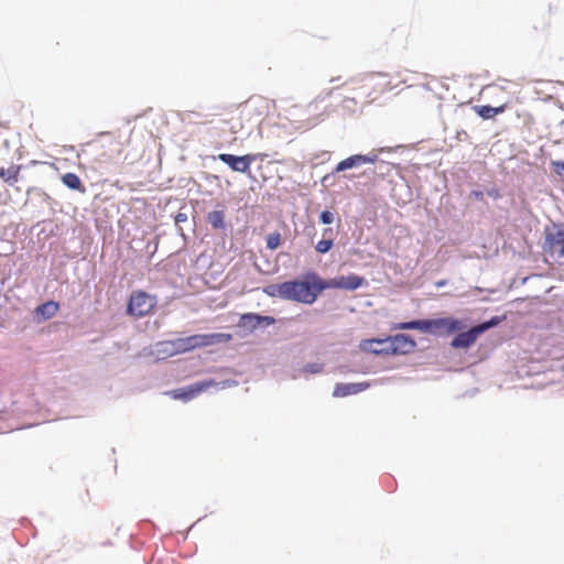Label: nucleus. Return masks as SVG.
<instances>
[{
	"instance_id": "obj_9",
	"label": "nucleus",
	"mask_w": 564,
	"mask_h": 564,
	"mask_svg": "<svg viewBox=\"0 0 564 564\" xmlns=\"http://www.w3.org/2000/svg\"><path fill=\"white\" fill-rule=\"evenodd\" d=\"M275 323V318L269 315H261L259 313H245L240 316L238 326L248 332L257 329H264Z\"/></svg>"
},
{
	"instance_id": "obj_29",
	"label": "nucleus",
	"mask_w": 564,
	"mask_h": 564,
	"mask_svg": "<svg viewBox=\"0 0 564 564\" xmlns=\"http://www.w3.org/2000/svg\"><path fill=\"white\" fill-rule=\"evenodd\" d=\"M361 161L364 164H373L378 161V155L373 152H370L368 154H361Z\"/></svg>"
},
{
	"instance_id": "obj_38",
	"label": "nucleus",
	"mask_w": 564,
	"mask_h": 564,
	"mask_svg": "<svg viewBox=\"0 0 564 564\" xmlns=\"http://www.w3.org/2000/svg\"><path fill=\"white\" fill-rule=\"evenodd\" d=\"M43 197H44L45 200H51L50 195H47L46 193H43Z\"/></svg>"
},
{
	"instance_id": "obj_5",
	"label": "nucleus",
	"mask_w": 564,
	"mask_h": 564,
	"mask_svg": "<svg viewBox=\"0 0 564 564\" xmlns=\"http://www.w3.org/2000/svg\"><path fill=\"white\" fill-rule=\"evenodd\" d=\"M464 322L455 317L429 318L427 334L447 336L464 329Z\"/></svg>"
},
{
	"instance_id": "obj_24",
	"label": "nucleus",
	"mask_w": 564,
	"mask_h": 564,
	"mask_svg": "<svg viewBox=\"0 0 564 564\" xmlns=\"http://www.w3.org/2000/svg\"><path fill=\"white\" fill-rule=\"evenodd\" d=\"M334 247V239L333 238H325V239H322L319 240L316 246H315V250L318 252V253H322V254H325L327 253L328 251H330V249Z\"/></svg>"
},
{
	"instance_id": "obj_25",
	"label": "nucleus",
	"mask_w": 564,
	"mask_h": 564,
	"mask_svg": "<svg viewBox=\"0 0 564 564\" xmlns=\"http://www.w3.org/2000/svg\"><path fill=\"white\" fill-rule=\"evenodd\" d=\"M281 245V235L279 232H273L268 235L267 237V248L270 250H275Z\"/></svg>"
},
{
	"instance_id": "obj_32",
	"label": "nucleus",
	"mask_w": 564,
	"mask_h": 564,
	"mask_svg": "<svg viewBox=\"0 0 564 564\" xmlns=\"http://www.w3.org/2000/svg\"><path fill=\"white\" fill-rule=\"evenodd\" d=\"M470 197H474L476 199H481L484 197V192L474 189L470 192Z\"/></svg>"
},
{
	"instance_id": "obj_19",
	"label": "nucleus",
	"mask_w": 564,
	"mask_h": 564,
	"mask_svg": "<svg viewBox=\"0 0 564 564\" xmlns=\"http://www.w3.org/2000/svg\"><path fill=\"white\" fill-rule=\"evenodd\" d=\"M429 318L412 319L409 322H402L397 325L395 328L408 330L415 329L427 334Z\"/></svg>"
},
{
	"instance_id": "obj_3",
	"label": "nucleus",
	"mask_w": 564,
	"mask_h": 564,
	"mask_svg": "<svg viewBox=\"0 0 564 564\" xmlns=\"http://www.w3.org/2000/svg\"><path fill=\"white\" fill-rule=\"evenodd\" d=\"M543 250L558 262H564V224L553 223L545 228V241Z\"/></svg>"
},
{
	"instance_id": "obj_27",
	"label": "nucleus",
	"mask_w": 564,
	"mask_h": 564,
	"mask_svg": "<svg viewBox=\"0 0 564 564\" xmlns=\"http://www.w3.org/2000/svg\"><path fill=\"white\" fill-rule=\"evenodd\" d=\"M551 166L553 172L564 181V161H552Z\"/></svg>"
},
{
	"instance_id": "obj_34",
	"label": "nucleus",
	"mask_w": 564,
	"mask_h": 564,
	"mask_svg": "<svg viewBox=\"0 0 564 564\" xmlns=\"http://www.w3.org/2000/svg\"><path fill=\"white\" fill-rule=\"evenodd\" d=\"M487 195L494 198L500 197V193L497 188H491L487 191Z\"/></svg>"
},
{
	"instance_id": "obj_39",
	"label": "nucleus",
	"mask_w": 564,
	"mask_h": 564,
	"mask_svg": "<svg viewBox=\"0 0 564 564\" xmlns=\"http://www.w3.org/2000/svg\"><path fill=\"white\" fill-rule=\"evenodd\" d=\"M345 178L351 180L352 176L350 175H344Z\"/></svg>"
},
{
	"instance_id": "obj_26",
	"label": "nucleus",
	"mask_w": 564,
	"mask_h": 564,
	"mask_svg": "<svg viewBox=\"0 0 564 564\" xmlns=\"http://www.w3.org/2000/svg\"><path fill=\"white\" fill-rule=\"evenodd\" d=\"M334 219H335L334 213L328 209L322 210L319 214V221L323 225H330L334 223Z\"/></svg>"
},
{
	"instance_id": "obj_10",
	"label": "nucleus",
	"mask_w": 564,
	"mask_h": 564,
	"mask_svg": "<svg viewBox=\"0 0 564 564\" xmlns=\"http://www.w3.org/2000/svg\"><path fill=\"white\" fill-rule=\"evenodd\" d=\"M326 281V290L328 289H341L347 291H355L367 284V281L364 276L351 273L349 275H340L333 279L325 280Z\"/></svg>"
},
{
	"instance_id": "obj_36",
	"label": "nucleus",
	"mask_w": 564,
	"mask_h": 564,
	"mask_svg": "<svg viewBox=\"0 0 564 564\" xmlns=\"http://www.w3.org/2000/svg\"><path fill=\"white\" fill-rule=\"evenodd\" d=\"M463 135L467 137V132H466V131H460V132H458V133H457V138H458L459 140H462V137H463Z\"/></svg>"
},
{
	"instance_id": "obj_18",
	"label": "nucleus",
	"mask_w": 564,
	"mask_h": 564,
	"mask_svg": "<svg viewBox=\"0 0 564 564\" xmlns=\"http://www.w3.org/2000/svg\"><path fill=\"white\" fill-rule=\"evenodd\" d=\"M158 346L159 347H171L170 356L188 351V346H186L184 337L176 338L173 340L161 341L158 344Z\"/></svg>"
},
{
	"instance_id": "obj_22",
	"label": "nucleus",
	"mask_w": 564,
	"mask_h": 564,
	"mask_svg": "<svg viewBox=\"0 0 564 564\" xmlns=\"http://www.w3.org/2000/svg\"><path fill=\"white\" fill-rule=\"evenodd\" d=\"M19 167L11 166L9 169H0V176L10 185L18 181Z\"/></svg>"
},
{
	"instance_id": "obj_20",
	"label": "nucleus",
	"mask_w": 564,
	"mask_h": 564,
	"mask_svg": "<svg viewBox=\"0 0 564 564\" xmlns=\"http://www.w3.org/2000/svg\"><path fill=\"white\" fill-rule=\"evenodd\" d=\"M505 319H506V315H500V316L496 315V316L490 317L487 321L476 324L475 326H476L479 335H482L487 330L499 326Z\"/></svg>"
},
{
	"instance_id": "obj_37",
	"label": "nucleus",
	"mask_w": 564,
	"mask_h": 564,
	"mask_svg": "<svg viewBox=\"0 0 564 564\" xmlns=\"http://www.w3.org/2000/svg\"><path fill=\"white\" fill-rule=\"evenodd\" d=\"M372 348H387L384 344H373Z\"/></svg>"
},
{
	"instance_id": "obj_11",
	"label": "nucleus",
	"mask_w": 564,
	"mask_h": 564,
	"mask_svg": "<svg viewBox=\"0 0 564 564\" xmlns=\"http://www.w3.org/2000/svg\"><path fill=\"white\" fill-rule=\"evenodd\" d=\"M455 336L451 340V347L455 349H467L473 346L477 338L480 336L476 326L469 327L467 330H459L454 333Z\"/></svg>"
},
{
	"instance_id": "obj_7",
	"label": "nucleus",
	"mask_w": 564,
	"mask_h": 564,
	"mask_svg": "<svg viewBox=\"0 0 564 564\" xmlns=\"http://www.w3.org/2000/svg\"><path fill=\"white\" fill-rule=\"evenodd\" d=\"M216 383L215 379H205L200 381H196L192 384L174 389L169 392V394L175 400H183L185 402L193 400L202 392L206 391L208 388H212Z\"/></svg>"
},
{
	"instance_id": "obj_14",
	"label": "nucleus",
	"mask_w": 564,
	"mask_h": 564,
	"mask_svg": "<svg viewBox=\"0 0 564 564\" xmlns=\"http://www.w3.org/2000/svg\"><path fill=\"white\" fill-rule=\"evenodd\" d=\"M59 308V305L57 302L55 301H46L42 304H40L36 308H35V314L37 316H41L43 321H47L52 317L55 316V314L57 313Z\"/></svg>"
},
{
	"instance_id": "obj_15",
	"label": "nucleus",
	"mask_w": 564,
	"mask_h": 564,
	"mask_svg": "<svg viewBox=\"0 0 564 564\" xmlns=\"http://www.w3.org/2000/svg\"><path fill=\"white\" fill-rule=\"evenodd\" d=\"M263 292L270 297H279L283 301H288V281L269 284L263 288Z\"/></svg>"
},
{
	"instance_id": "obj_4",
	"label": "nucleus",
	"mask_w": 564,
	"mask_h": 564,
	"mask_svg": "<svg viewBox=\"0 0 564 564\" xmlns=\"http://www.w3.org/2000/svg\"><path fill=\"white\" fill-rule=\"evenodd\" d=\"M156 296L144 291H133L127 304V314L134 317L148 315L156 305Z\"/></svg>"
},
{
	"instance_id": "obj_31",
	"label": "nucleus",
	"mask_w": 564,
	"mask_h": 564,
	"mask_svg": "<svg viewBox=\"0 0 564 564\" xmlns=\"http://www.w3.org/2000/svg\"><path fill=\"white\" fill-rule=\"evenodd\" d=\"M337 173H334V171L332 173H328L326 174L325 176H323L322 178V184L323 186H328V185H332V180L334 178V176L336 175Z\"/></svg>"
},
{
	"instance_id": "obj_12",
	"label": "nucleus",
	"mask_w": 564,
	"mask_h": 564,
	"mask_svg": "<svg viewBox=\"0 0 564 564\" xmlns=\"http://www.w3.org/2000/svg\"><path fill=\"white\" fill-rule=\"evenodd\" d=\"M370 387L369 382H348V383H336L333 397L345 398L348 395L357 394L367 390Z\"/></svg>"
},
{
	"instance_id": "obj_13",
	"label": "nucleus",
	"mask_w": 564,
	"mask_h": 564,
	"mask_svg": "<svg viewBox=\"0 0 564 564\" xmlns=\"http://www.w3.org/2000/svg\"><path fill=\"white\" fill-rule=\"evenodd\" d=\"M364 165L361 161V154H352L337 163L334 169V173H341L351 169H357Z\"/></svg>"
},
{
	"instance_id": "obj_23",
	"label": "nucleus",
	"mask_w": 564,
	"mask_h": 564,
	"mask_svg": "<svg viewBox=\"0 0 564 564\" xmlns=\"http://www.w3.org/2000/svg\"><path fill=\"white\" fill-rule=\"evenodd\" d=\"M325 365L323 362H310L306 364L302 369L301 372L304 375H317L322 373L324 371Z\"/></svg>"
},
{
	"instance_id": "obj_35",
	"label": "nucleus",
	"mask_w": 564,
	"mask_h": 564,
	"mask_svg": "<svg viewBox=\"0 0 564 564\" xmlns=\"http://www.w3.org/2000/svg\"><path fill=\"white\" fill-rule=\"evenodd\" d=\"M171 347H162V349H159V352H164L170 356Z\"/></svg>"
},
{
	"instance_id": "obj_30",
	"label": "nucleus",
	"mask_w": 564,
	"mask_h": 564,
	"mask_svg": "<svg viewBox=\"0 0 564 564\" xmlns=\"http://www.w3.org/2000/svg\"><path fill=\"white\" fill-rule=\"evenodd\" d=\"M188 216L186 213L178 212L174 217L175 225L187 221Z\"/></svg>"
},
{
	"instance_id": "obj_17",
	"label": "nucleus",
	"mask_w": 564,
	"mask_h": 564,
	"mask_svg": "<svg viewBox=\"0 0 564 564\" xmlns=\"http://www.w3.org/2000/svg\"><path fill=\"white\" fill-rule=\"evenodd\" d=\"M62 182L69 189L77 191L79 193L86 192V188L82 183V180L75 173H72V172L65 173L62 176Z\"/></svg>"
},
{
	"instance_id": "obj_1",
	"label": "nucleus",
	"mask_w": 564,
	"mask_h": 564,
	"mask_svg": "<svg viewBox=\"0 0 564 564\" xmlns=\"http://www.w3.org/2000/svg\"><path fill=\"white\" fill-rule=\"evenodd\" d=\"M325 290V279L310 270L301 274L300 278L288 280V301L312 305Z\"/></svg>"
},
{
	"instance_id": "obj_6",
	"label": "nucleus",
	"mask_w": 564,
	"mask_h": 564,
	"mask_svg": "<svg viewBox=\"0 0 564 564\" xmlns=\"http://www.w3.org/2000/svg\"><path fill=\"white\" fill-rule=\"evenodd\" d=\"M184 339L188 351H191L196 348L226 344L232 339V335L228 333L195 334L184 337Z\"/></svg>"
},
{
	"instance_id": "obj_2",
	"label": "nucleus",
	"mask_w": 564,
	"mask_h": 564,
	"mask_svg": "<svg viewBox=\"0 0 564 564\" xmlns=\"http://www.w3.org/2000/svg\"><path fill=\"white\" fill-rule=\"evenodd\" d=\"M416 343L414 338L404 333H399L386 338L365 339L360 343V349L377 356L409 355L414 351Z\"/></svg>"
},
{
	"instance_id": "obj_21",
	"label": "nucleus",
	"mask_w": 564,
	"mask_h": 564,
	"mask_svg": "<svg viewBox=\"0 0 564 564\" xmlns=\"http://www.w3.org/2000/svg\"><path fill=\"white\" fill-rule=\"evenodd\" d=\"M206 219L213 229H225L226 224L224 210H213L207 214Z\"/></svg>"
},
{
	"instance_id": "obj_8",
	"label": "nucleus",
	"mask_w": 564,
	"mask_h": 564,
	"mask_svg": "<svg viewBox=\"0 0 564 564\" xmlns=\"http://www.w3.org/2000/svg\"><path fill=\"white\" fill-rule=\"evenodd\" d=\"M260 154L235 155L230 153H220L217 159L229 166L235 172L247 173L251 163L257 160Z\"/></svg>"
},
{
	"instance_id": "obj_28",
	"label": "nucleus",
	"mask_w": 564,
	"mask_h": 564,
	"mask_svg": "<svg viewBox=\"0 0 564 564\" xmlns=\"http://www.w3.org/2000/svg\"><path fill=\"white\" fill-rule=\"evenodd\" d=\"M238 386V381L235 379H226L223 381H216V383L213 386L216 389H226Z\"/></svg>"
},
{
	"instance_id": "obj_33",
	"label": "nucleus",
	"mask_w": 564,
	"mask_h": 564,
	"mask_svg": "<svg viewBox=\"0 0 564 564\" xmlns=\"http://www.w3.org/2000/svg\"><path fill=\"white\" fill-rule=\"evenodd\" d=\"M334 236V229L328 227L323 230V237L325 238H333Z\"/></svg>"
},
{
	"instance_id": "obj_16",
	"label": "nucleus",
	"mask_w": 564,
	"mask_h": 564,
	"mask_svg": "<svg viewBox=\"0 0 564 564\" xmlns=\"http://www.w3.org/2000/svg\"><path fill=\"white\" fill-rule=\"evenodd\" d=\"M475 112L482 119L488 120L505 111V106L492 107L490 105L474 106Z\"/></svg>"
}]
</instances>
